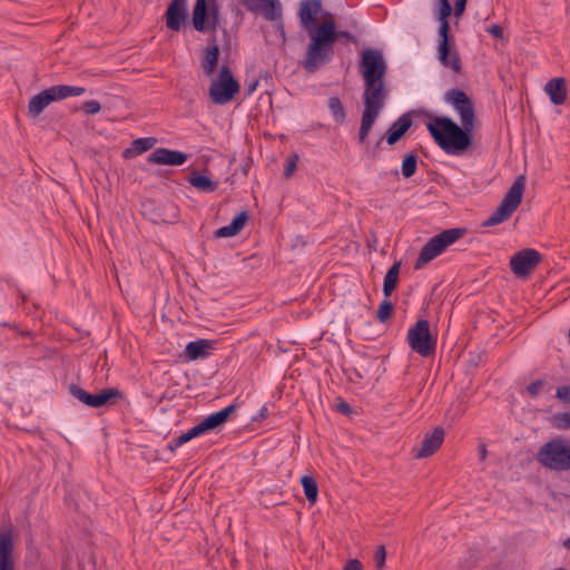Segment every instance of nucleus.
Instances as JSON below:
<instances>
[{"label": "nucleus", "instance_id": "15", "mask_svg": "<svg viewBox=\"0 0 570 570\" xmlns=\"http://www.w3.org/2000/svg\"><path fill=\"white\" fill-rule=\"evenodd\" d=\"M541 259V254L538 250L533 248H525L517 252L510 258V268L515 276L528 277L539 265Z\"/></svg>", "mask_w": 570, "mask_h": 570}, {"label": "nucleus", "instance_id": "51", "mask_svg": "<svg viewBox=\"0 0 570 570\" xmlns=\"http://www.w3.org/2000/svg\"><path fill=\"white\" fill-rule=\"evenodd\" d=\"M563 546H564L567 549H570V538H568V539L563 542Z\"/></svg>", "mask_w": 570, "mask_h": 570}, {"label": "nucleus", "instance_id": "21", "mask_svg": "<svg viewBox=\"0 0 570 570\" xmlns=\"http://www.w3.org/2000/svg\"><path fill=\"white\" fill-rule=\"evenodd\" d=\"M12 552L13 542L11 531L0 532V570H14Z\"/></svg>", "mask_w": 570, "mask_h": 570}, {"label": "nucleus", "instance_id": "11", "mask_svg": "<svg viewBox=\"0 0 570 570\" xmlns=\"http://www.w3.org/2000/svg\"><path fill=\"white\" fill-rule=\"evenodd\" d=\"M239 91V83L233 77L228 66L223 65L218 78L210 83L209 96L215 104L224 105L232 101Z\"/></svg>", "mask_w": 570, "mask_h": 570}, {"label": "nucleus", "instance_id": "14", "mask_svg": "<svg viewBox=\"0 0 570 570\" xmlns=\"http://www.w3.org/2000/svg\"><path fill=\"white\" fill-rule=\"evenodd\" d=\"M445 100L459 112L462 125H468L474 128V105L464 91L455 88L451 89L445 94Z\"/></svg>", "mask_w": 570, "mask_h": 570}, {"label": "nucleus", "instance_id": "13", "mask_svg": "<svg viewBox=\"0 0 570 570\" xmlns=\"http://www.w3.org/2000/svg\"><path fill=\"white\" fill-rule=\"evenodd\" d=\"M322 0H301L297 17L301 28L308 35L309 42L315 41L320 28L318 18L322 13Z\"/></svg>", "mask_w": 570, "mask_h": 570}, {"label": "nucleus", "instance_id": "4", "mask_svg": "<svg viewBox=\"0 0 570 570\" xmlns=\"http://www.w3.org/2000/svg\"><path fill=\"white\" fill-rule=\"evenodd\" d=\"M452 14V6L449 0H439L438 19L439 26V46L438 58L440 63L451 69L454 73H461L462 62L459 52L455 49V40L451 35L449 18Z\"/></svg>", "mask_w": 570, "mask_h": 570}, {"label": "nucleus", "instance_id": "9", "mask_svg": "<svg viewBox=\"0 0 570 570\" xmlns=\"http://www.w3.org/2000/svg\"><path fill=\"white\" fill-rule=\"evenodd\" d=\"M410 347L423 357L435 353L436 338L430 332L428 320H419L410 327L406 336Z\"/></svg>", "mask_w": 570, "mask_h": 570}, {"label": "nucleus", "instance_id": "40", "mask_svg": "<svg viewBox=\"0 0 570 570\" xmlns=\"http://www.w3.org/2000/svg\"><path fill=\"white\" fill-rule=\"evenodd\" d=\"M542 385H543V382L541 380H537V381L532 382L531 384H529L527 387L529 395L532 397H535L539 394Z\"/></svg>", "mask_w": 570, "mask_h": 570}, {"label": "nucleus", "instance_id": "25", "mask_svg": "<svg viewBox=\"0 0 570 570\" xmlns=\"http://www.w3.org/2000/svg\"><path fill=\"white\" fill-rule=\"evenodd\" d=\"M235 409L236 404H230L225 409L206 416L203 420V423L206 426L207 431L209 432L224 425L232 415V413L235 411Z\"/></svg>", "mask_w": 570, "mask_h": 570}, {"label": "nucleus", "instance_id": "29", "mask_svg": "<svg viewBox=\"0 0 570 570\" xmlns=\"http://www.w3.org/2000/svg\"><path fill=\"white\" fill-rule=\"evenodd\" d=\"M157 142L155 137H144L137 138L132 141V147L128 148L124 151L125 157H130L134 155H140L149 149H151Z\"/></svg>", "mask_w": 570, "mask_h": 570}, {"label": "nucleus", "instance_id": "33", "mask_svg": "<svg viewBox=\"0 0 570 570\" xmlns=\"http://www.w3.org/2000/svg\"><path fill=\"white\" fill-rule=\"evenodd\" d=\"M393 312H394V305L390 301V297L389 298L384 297V299L381 302V304L376 311V320L380 323H386L392 317Z\"/></svg>", "mask_w": 570, "mask_h": 570}, {"label": "nucleus", "instance_id": "31", "mask_svg": "<svg viewBox=\"0 0 570 570\" xmlns=\"http://www.w3.org/2000/svg\"><path fill=\"white\" fill-rule=\"evenodd\" d=\"M328 108L336 122L342 124L346 118L345 108L338 97H331L328 99Z\"/></svg>", "mask_w": 570, "mask_h": 570}, {"label": "nucleus", "instance_id": "7", "mask_svg": "<svg viewBox=\"0 0 570 570\" xmlns=\"http://www.w3.org/2000/svg\"><path fill=\"white\" fill-rule=\"evenodd\" d=\"M466 233L463 227L450 228L433 236L421 248L419 257L415 261L414 269H421L431 261L441 255L449 246L462 238Z\"/></svg>", "mask_w": 570, "mask_h": 570}, {"label": "nucleus", "instance_id": "23", "mask_svg": "<svg viewBox=\"0 0 570 570\" xmlns=\"http://www.w3.org/2000/svg\"><path fill=\"white\" fill-rule=\"evenodd\" d=\"M544 91L553 105H562L567 100V85L564 78H552L546 83Z\"/></svg>", "mask_w": 570, "mask_h": 570}, {"label": "nucleus", "instance_id": "47", "mask_svg": "<svg viewBox=\"0 0 570 570\" xmlns=\"http://www.w3.org/2000/svg\"><path fill=\"white\" fill-rule=\"evenodd\" d=\"M267 416H268V411H267V407H266V406H264V407H262V410H261V412H259L258 417H259V419H265V417H267Z\"/></svg>", "mask_w": 570, "mask_h": 570}, {"label": "nucleus", "instance_id": "35", "mask_svg": "<svg viewBox=\"0 0 570 570\" xmlns=\"http://www.w3.org/2000/svg\"><path fill=\"white\" fill-rule=\"evenodd\" d=\"M81 110L86 115H96L101 110V105L97 100H88L81 105Z\"/></svg>", "mask_w": 570, "mask_h": 570}, {"label": "nucleus", "instance_id": "46", "mask_svg": "<svg viewBox=\"0 0 570 570\" xmlns=\"http://www.w3.org/2000/svg\"><path fill=\"white\" fill-rule=\"evenodd\" d=\"M257 83H258V81H257V80H255V81H253V82L248 83V86H247V92H248V94H252V92L256 89Z\"/></svg>", "mask_w": 570, "mask_h": 570}, {"label": "nucleus", "instance_id": "20", "mask_svg": "<svg viewBox=\"0 0 570 570\" xmlns=\"http://www.w3.org/2000/svg\"><path fill=\"white\" fill-rule=\"evenodd\" d=\"M219 58V46L217 43L216 37L213 36L209 39V45L202 49V68L204 73L207 77L214 75Z\"/></svg>", "mask_w": 570, "mask_h": 570}, {"label": "nucleus", "instance_id": "3", "mask_svg": "<svg viewBox=\"0 0 570 570\" xmlns=\"http://www.w3.org/2000/svg\"><path fill=\"white\" fill-rule=\"evenodd\" d=\"M426 129L434 142L448 155L459 156L472 146L473 127L459 126L446 116H429Z\"/></svg>", "mask_w": 570, "mask_h": 570}, {"label": "nucleus", "instance_id": "24", "mask_svg": "<svg viewBox=\"0 0 570 570\" xmlns=\"http://www.w3.org/2000/svg\"><path fill=\"white\" fill-rule=\"evenodd\" d=\"M248 214L245 210H242L239 214H237L232 223L227 226H223L215 230L214 235L217 238H226V237H233L240 233V230L244 228L245 224L248 220Z\"/></svg>", "mask_w": 570, "mask_h": 570}, {"label": "nucleus", "instance_id": "39", "mask_svg": "<svg viewBox=\"0 0 570 570\" xmlns=\"http://www.w3.org/2000/svg\"><path fill=\"white\" fill-rule=\"evenodd\" d=\"M207 432L208 431L202 421L195 426H193L190 430H188V435H190V438L194 439Z\"/></svg>", "mask_w": 570, "mask_h": 570}, {"label": "nucleus", "instance_id": "26", "mask_svg": "<svg viewBox=\"0 0 570 570\" xmlns=\"http://www.w3.org/2000/svg\"><path fill=\"white\" fill-rule=\"evenodd\" d=\"M212 348V342L208 340H197L189 342L186 345L185 354L189 361H196L198 358H204L209 354V350Z\"/></svg>", "mask_w": 570, "mask_h": 570}, {"label": "nucleus", "instance_id": "16", "mask_svg": "<svg viewBox=\"0 0 570 570\" xmlns=\"http://www.w3.org/2000/svg\"><path fill=\"white\" fill-rule=\"evenodd\" d=\"M164 17L169 30L179 31L188 18L187 0H171Z\"/></svg>", "mask_w": 570, "mask_h": 570}, {"label": "nucleus", "instance_id": "42", "mask_svg": "<svg viewBox=\"0 0 570 570\" xmlns=\"http://www.w3.org/2000/svg\"><path fill=\"white\" fill-rule=\"evenodd\" d=\"M466 3L468 0H455L454 9L452 8L455 17H461L464 13Z\"/></svg>", "mask_w": 570, "mask_h": 570}, {"label": "nucleus", "instance_id": "17", "mask_svg": "<svg viewBox=\"0 0 570 570\" xmlns=\"http://www.w3.org/2000/svg\"><path fill=\"white\" fill-rule=\"evenodd\" d=\"M253 12H259L267 20H276L282 17V4L278 0H240Z\"/></svg>", "mask_w": 570, "mask_h": 570}, {"label": "nucleus", "instance_id": "10", "mask_svg": "<svg viewBox=\"0 0 570 570\" xmlns=\"http://www.w3.org/2000/svg\"><path fill=\"white\" fill-rule=\"evenodd\" d=\"M191 22L196 31L209 32L214 36L220 22L218 4L208 3L207 0H196Z\"/></svg>", "mask_w": 570, "mask_h": 570}, {"label": "nucleus", "instance_id": "37", "mask_svg": "<svg viewBox=\"0 0 570 570\" xmlns=\"http://www.w3.org/2000/svg\"><path fill=\"white\" fill-rule=\"evenodd\" d=\"M191 438L190 435H188V431L180 434L178 438H175L174 440H171L168 444V448L170 451H175L177 448L181 446L183 444L187 443L188 441H190Z\"/></svg>", "mask_w": 570, "mask_h": 570}, {"label": "nucleus", "instance_id": "27", "mask_svg": "<svg viewBox=\"0 0 570 570\" xmlns=\"http://www.w3.org/2000/svg\"><path fill=\"white\" fill-rule=\"evenodd\" d=\"M400 271H401V262H394V264L389 268L387 273L385 274V277L383 281L384 297L389 298L392 295V293L395 291V288L397 287Z\"/></svg>", "mask_w": 570, "mask_h": 570}, {"label": "nucleus", "instance_id": "50", "mask_svg": "<svg viewBox=\"0 0 570 570\" xmlns=\"http://www.w3.org/2000/svg\"><path fill=\"white\" fill-rule=\"evenodd\" d=\"M279 31H281V36H282L283 40L285 41V29L282 24L279 26Z\"/></svg>", "mask_w": 570, "mask_h": 570}, {"label": "nucleus", "instance_id": "1", "mask_svg": "<svg viewBox=\"0 0 570 570\" xmlns=\"http://www.w3.org/2000/svg\"><path fill=\"white\" fill-rule=\"evenodd\" d=\"M358 69L364 80V111L358 130V141L362 144L368 137L389 96L384 80L387 72V63L381 50L365 48L361 52Z\"/></svg>", "mask_w": 570, "mask_h": 570}, {"label": "nucleus", "instance_id": "32", "mask_svg": "<svg viewBox=\"0 0 570 570\" xmlns=\"http://www.w3.org/2000/svg\"><path fill=\"white\" fill-rule=\"evenodd\" d=\"M417 168V156L414 153L406 154L402 161V175L404 178L412 177Z\"/></svg>", "mask_w": 570, "mask_h": 570}, {"label": "nucleus", "instance_id": "34", "mask_svg": "<svg viewBox=\"0 0 570 570\" xmlns=\"http://www.w3.org/2000/svg\"><path fill=\"white\" fill-rule=\"evenodd\" d=\"M553 426L558 430H570V413H558L553 416Z\"/></svg>", "mask_w": 570, "mask_h": 570}, {"label": "nucleus", "instance_id": "6", "mask_svg": "<svg viewBox=\"0 0 570 570\" xmlns=\"http://www.w3.org/2000/svg\"><path fill=\"white\" fill-rule=\"evenodd\" d=\"M524 188L525 177L523 175H519L503 196L495 210L482 223V226H495L508 220L521 204Z\"/></svg>", "mask_w": 570, "mask_h": 570}, {"label": "nucleus", "instance_id": "36", "mask_svg": "<svg viewBox=\"0 0 570 570\" xmlns=\"http://www.w3.org/2000/svg\"><path fill=\"white\" fill-rule=\"evenodd\" d=\"M386 560V549L384 546L377 547L374 553V562L379 570L383 569Z\"/></svg>", "mask_w": 570, "mask_h": 570}, {"label": "nucleus", "instance_id": "44", "mask_svg": "<svg viewBox=\"0 0 570 570\" xmlns=\"http://www.w3.org/2000/svg\"><path fill=\"white\" fill-rule=\"evenodd\" d=\"M343 570H363V564L357 559L348 560Z\"/></svg>", "mask_w": 570, "mask_h": 570}, {"label": "nucleus", "instance_id": "48", "mask_svg": "<svg viewBox=\"0 0 570 570\" xmlns=\"http://www.w3.org/2000/svg\"><path fill=\"white\" fill-rule=\"evenodd\" d=\"M340 410L344 413H348L350 412V405L347 403H341L338 405Z\"/></svg>", "mask_w": 570, "mask_h": 570}, {"label": "nucleus", "instance_id": "18", "mask_svg": "<svg viewBox=\"0 0 570 570\" xmlns=\"http://www.w3.org/2000/svg\"><path fill=\"white\" fill-rule=\"evenodd\" d=\"M188 155L179 150L168 148H155L148 156V163L168 166H180L186 163Z\"/></svg>", "mask_w": 570, "mask_h": 570}, {"label": "nucleus", "instance_id": "8", "mask_svg": "<svg viewBox=\"0 0 570 570\" xmlns=\"http://www.w3.org/2000/svg\"><path fill=\"white\" fill-rule=\"evenodd\" d=\"M85 91L86 89L83 87L69 85L51 86L30 99L28 112L31 117H38L51 102L68 97L81 96Z\"/></svg>", "mask_w": 570, "mask_h": 570}, {"label": "nucleus", "instance_id": "5", "mask_svg": "<svg viewBox=\"0 0 570 570\" xmlns=\"http://www.w3.org/2000/svg\"><path fill=\"white\" fill-rule=\"evenodd\" d=\"M539 464L550 471L570 470V440L553 438L540 446L535 454Z\"/></svg>", "mask_w": 570, "mask_h": 570}, {"label": "nucleus", "instance_id": "49", "mask_svg": "<svg viewBox=\"0 0 570 570\" xmlns=\"http://www.w3.org/2000/svg\"><path fill=\"white\" fill-rule=\"evenodd\" d=\"M480 456H481V460H484V459H485V456H487V448H485V445H484V444H482V445L480 446Z\"/></svg>", "mask_w": 570, "mask_h": 570}, {"label": "nucleus", "instance_id": "12", "mask_svg": "<svg viewBox=\"0 0 570 570\" xmlns=\"http://www.w3.org/2000/svg\"><path fill=\"white\" fill-rule=\"evenodd\" d=\"M69 393L79 402L95 409L116 404L124 396L122 392L116 387L102 389L98 393L91 394L77 384L69 386Z\"/></svg>", "mask_w": 570, "mask_h": 570}, {"label": "nucleus", "instance_id": "45", "mask_svg": "<svg viewBox=\"0 0 570 570\" xmlns=\"http://www.w3.org/2000/svg\"><path fill=\"white\" fill-rule=\"evenodd\" d=\"M298 244H299L302 247H304V246L306 245V242H305V240H303V237H302V236H299V237H298L297 243H295V244H293V245L291 246V247H292V249L297 248V247H298Z\"/></svg>", "mask_w": 570, "mask_h": 570}, {"label": "nucleus", "instance_id": "43", "mask_svg": "<svg viewBox=\"0 0 570 570\" xmlns=\"http://www.w3.org/2000/svg\"><path fill=\"white\" fill-rule=\"evenodd\" d=\"M488 32L494 37L495 39L502 40L503 39V28L500 24H492Z\"/></svg>", "mask_w": 570, "mask_h": 570}, {"label": "nucleus", "instance_id": "22", "mask_svg": "<svg viewBox=\"0 0 570 570\" xmlns=\"http://www.w3.org/2000/svg\"><path fill=\"white\" fill-rule=\"evenodd\" d=\"M412 126V118L410 114L400 116L387 129L385 139L389 145L396 144Z\"/></svg>", "mask_w": 570, "mask_h": 570}, {"label": "nucleus", "instance_id": "52", "mask_svg": "<svg viewBox=\"0 0 570 570\" xmlns=\"http://www.w3.org/2000/svg\"><path fill=\"white\" fill-rule=\"evenodd\" d=\"M207 1H208V3H217L216 0H207Z\"/></svg>", "mask_w": 570, "mask_h": 570}, {"label": "nucleus", "instance_id": "30", "mask_svg": "<svg viewBox=\"0 0 570 570\" xmlns=\"http://www.w3.org/2000/svg\"><path fill=\"white\" fill-rule=\"evenodd\" d=\"M301 483L307 501L311 504H315L318 497V485L316 480L313 476L304 475L301 479Z\"/></svg>", "mask_w": 570, "mask_h": 570}, {"label": "nucleus", "instance_id": "2", "mask_svg": "<svg viewBox=\"0 0 570 570\" xmlns=\"http://www.w3.org/2000/svg\"><path fill=\"white\" fill-rule=\"evenodd\" d=\"M344 39L346 42H356V37L347 30H337L336 21L331 13H326L320 22V28L315 36V41L309 42L304 59L303 69L308 73H315L317 70L328 65L335 56V42Z\"/></svg>", "mask_w": 570, "mask_h": 570}, {"label": "nucleus", "instance_id": "28", "mask_svg": "<svg viewBox=\"0 0 570 570\" xmlns=\"http://www.w3.org/2000/svg\"><path fill=\"white\" fill-rule=\"evenodd\" d=\"M188 183L196 189L205 193H213L218 187V181L212 180L199 171H193L188 177Z\"/></svg>", "mask_w": 570, "mask_h": 570}, {"label": "nucleus", "instance_id": "41", "mask_svg": "<svg viewBox=\"0 0 570 570\" xmlns=\"http://www.w3.org/2000/svg\"><path fill=\"white\" fill-rule=\"evenodd\" d=\"M297 161H298V155L297 154H293L288 159H287V178L289 176H292L294 174V171L296 170L297 168Z\"/></svg>", "mask_w": 570, "mask_h": 570}, {"label": "nucleus", "instance_id": "19", "mask_svg": "<svg viewBox=\"0 0 570 570\" xmlns=\"http://www.w3.org/2000/svg\"><path fill=\"white\" fill-rule=\"evenodd\" d=\"M444 430L441 426L433 429L431 433L424 435L420 449L414 454L415 459H423L433 455L443 444Z\"/></svg>", "mask_w": 570, "mask_h": 570}, {"label": "nucleus", "instance_id": "38", "mask_svg": "<svg viewBox=\"0 0 570 570\" xmlns=\"http://www.w3.org/2000/svg\"><path fill=\"white\" fill-rule=\"evenodd\" d=\"M556 397L564 404H570V385H562L557 389Z\"/></svg>", "mask_w": 570, "mask_h": 570}]
</instances>
